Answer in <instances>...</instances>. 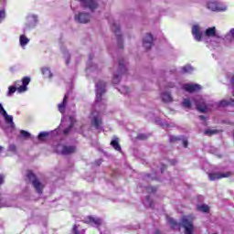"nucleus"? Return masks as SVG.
<instances>
[{
	"mask_svg": "<svg viewBox=\"0 0 234 234\" xmlns=\"http://www.w3.org/2000/svg\"><path fill=\"white\" fill-rule=\"evenodd\" d=\"M168 224H170L172 229H185V234H193L195 226L193 225V218L184 217L180 223L176 222L173 218H168Z\"/></svg>",
	"mask_w": 234,
	"mask_h": 234,
	"instance_id": "1",
	"label": "nucleus"
},
{
	"mask_svg": "<svg viewBox=\"0 0 234 234\" xmlns=\"http://www.w3.org/2000/svg\"><path fill=\"white\" fill-rule=\"evenodd\" d=\"M16 85H19L20 83H22L21 86H19L18 88H16V86H10L9 87V91H8V95L10 96L11 94H14V92H16V90H17V92H27L28 90V85L30 84V77H24L22 79V80H16Z\"/></svg>",
	"mask_w": 234,
	"mask_h": 234,
	"instance_id": "2",
	"label": "nucleus"
},
{
	"mask_svg": "<svg viewBox=\"0 0 234 234\" xmlns=\"http://www.w3.org/2000/svg\"><path fill=\"white\" fill-rule=\"evenodd\" d=\"M27 178L31 182L33 187L37 191L38 195H43V189H45V185L37 179V176H36V174L32 172V170H28L27 173Z\"/></svg>",
	"mask_w": 234,
	"mask_h": 234,
	"instance_id": "3",
	"label": "nucleus"
},
{
	"mask_svg": "<svg viewBox=\"0 0 234 234\" xmlns=\"http://www.w3.org/2000/svg\"><path fill=\"white\" fill-rule=\"evenodd\" d=\"M107 87V83H105L102 80H99V82L96 83V98L97 101H101L103 94H105Z\"/></svg>",
	"mask_w": 234,
	"mask_h": 234,
	"instance_id": "4",
	"label": "nucleus"
},
{
	"mask_svg": "<svg viewBox=\"0 0 234 234\" xmlns=\"http://www.w3.org/2000/svg\"><path fill=\"white\" fill-rule=\"evenodd\" d=\"M83 224H90V226H96L100 228L102 224V220L100 218H95L92 216H88L82 220Z\"/></svg>",
	"mask_w": 234,
	"mask_h": 234,
	"instance_id": "5",
	"label": "nucleus"
},
{
	"mask_svg": "<svg viewBox=\"0 0 234 234\" xmlns=\"http://www.w3.org/2000/svg\"><path fill=\"white\" fill-rule=\"evenodd\" d=\"M231 176V172L227 173H210L208 174V178L211 182H214V180H220L221 178H229Z\"/></svg>",
	"mask_w": 234,
	"mask_h": 234,
	"instance_id": "6",
	"label": "nucleus"
},
{
	"mask_svg": "<svg viewBox=\"0 0 234 234\" xmlns=\"http://www.w3.org/2000/svg\"><path fill=\"white\" fill-rule=\"evenodd\" d=\"M112 30L117 37V44L119 48H123V39L122 38V35H120V26L112 24Z\"/></svg>",
	"mask_w": 234,
	"mask_h": 234,
	"instance_id": "7",
	"label": "nucleus"
},
{
	"mask_svg": "<svg viewBox=\"0 0 234 234\" xmlns=\"http://www.w3.org/2000/svg\"><path fill=\"white\" fill-rule=\"evenodd\" d=\"M184 90L192 94V92H198L202 90V86L200 84L186 83L183 86Z\"/></svg>",
	"mask_w": 234,
	"mask_h": 234,
	"instance_id": "8",
	"label": "nucleus"
},
{
	"mask_svg": "<svg viewBox=\"0 0 234 234\" xmlns=\"http://www.w3.org/2000/svg\"><path fill=\"white\" fill-rule=\"evenodd\" d=\"M80 3L83 5L84 8H90V10L93 11L98 8V2L97 0H80Z\"/></svg>",
	"mask_w": 234,
	"mask_h": 234,
	"instance_id": "9",
	"label": "nucleus"
},
{
	"mask_svg": "<svg viewBox=\"0 0 234 234\" xmlns=\"http://www.w3.org/2000/svg\"><path fill=\"white\" fill-rule=\"evenodd\" d=\"M75 20L78 23H89L90 21V15L89 13H80L78 16H75Z\"/></svg>",
	"mask_w": 234,
	"mask_h": 234,
	"instance_id": "10",
	"label": "nucleus"
},
{
	"mask_svg": "<svg viewBox=\"0 0 234 234\" xmlns=\"http://www.w3.org/2000/svg\"><path fill=\"white\" fill-rule=\"evenodd\" d=\"M153 35L150 33H147L145 37L143 39V47L146 48V50L151 49V47H153Z\"/></svg>",
	"mask_w": 234,
	"mask_h": 234,
	"instance_id": "11",
	"label": "nucleus"
},
{
	"mask_svg": "<svg viewBox=\"0 0 234 234\" xmlns=\"http://www.w3.org/2000/svg\"><path fill=\"white\" fill-rule=\"evenodd\" d=\"M77 148L75 145H64L61 150V154H64L65 156L69 154H74L76 153Z\"/></svg>",
	"mask_w": 234,
	"mask_h": 234,
	"instance_id": "12",
	"label": "nucleus"
},
{
	"mask_svg": "<svg viewBox=\"0 0 234 234\" xmlns=\"http://www.w3.org/2000/svg\"><path fill=\"white\" fill-rule=\"evenodd\" d=\"M192 35L196 41H202V32H200V27L198 26L192 27Z\"/></svg>",
	"mask_w": 234,
	"mask_h": 234,
	"instance_id": "13",
	"label": "nucleus"
},
{
	"mask_svg": "<svg viewBox=\"0 0 234 234\" xmlns=\"http://www.w3.org/2000/svg\"><path fill=\"white\" fill-rule=\"evenodd\" d=\"M205 36L207 37H218V35H217V27H212L207 28L205 31Z\"/></svg>",
	"mask_w": 234,
	"mask_h": 234,
	"instance_id": "14",
	"label": "nucleus"
},
{
	"mask_svg": "<svg viewBox=\"0 0 234 234\" xmlns=\"http://www.w3.org/2000/svg\"><path fill=\"white\" fill-rule=\"evenodd\" d=\"M218 107H234V100H222L218 102Z\"/></svg>",
	"mask_w": 234,
	"mask_h": 234,
	"instance_id": "15",
	"label": "nucleus"
},
{
	"mask_svg": "<svg viewBox=\"0 0 234 234\" xmlns=\"http://www.w3.org/2000/svg\"><path fill=\"white\" fill-rule=\"evenodd\" d=\"M115 151H122V146L120 145V139L118 137H115L114 140H112L110 144Z\"/></svg>",
	"mask_w": 234,
	"mask_h": 234,
	"instance_id": "16",
	"label": "nucleus"
},
{
	"mask_svg": "<svg viewBox=\"0 0 234 234\" xmlns=\"http://www.w3.org/2000/svg\"><path fill=\"white\" fill-rule=\"evenodd\" d=\"M161 98L165 103H169V102L173 101V97L171 96V93H169V92L162 93Z\"/></svg>",
	"mask_w": 234,
	"mask_h": 234,
	"instance_id": "17",
	"label": "nucleus"
},
{
	"mask_svg": "<svg viewBox=\"0 0 234 234\" xmlns=\"http://www.w3.org/2000/svg\"><path fill=\"white\" fill-rule=\"evenodd\" d=\"M67 100H69L68 95L64 96L63 101L60 104H58L59 112H65V108L67 107Z\"/></svg>",
	"mask_w": 234,
	"mask_h": 234,
	"instance_id": "18",
	"label": "nucleus"
},
{
	"mask_svg": "<svg viewBox=\"0 0 234 234\" xmlns=\"http://www.w3.org/2000/svg\"><path fill=\"white\" fill-rule=\"evenodd\" d=\"M67 100H69L68 95L64 96L63 101L60 104H58L59 112H65V108L67 107Z\"/></svg>",
	"mask_w": 234,
	"mask_h": 234,
	"instance_id": "19",
	"label": "nucleus"
},
{
	"mask_svg": "<svg viewBox=\"0 0 234 234\" xmlns=\"http://www.w3.org/2000/svg\"><path fill=\"white\" fill-rule=\"evenodd\" d=\"M19 41H20L21 47H27V45H28V43L30 42V39H28V37H27V36L21 35L19 37Z\"/></svg>",
	"mask_w": 234,
	"mask_h": 234,
	"instance_id": "20",
	"label": "nucleus"
},
{
	"mask_svg": "<svg viewBox=\"0 0 234 234\" xmlns=\"http://www.w3.org/2000/svg\"><path fill=\"white\" fill-rule=\"evenodd\" d=\"M91 123H93L95 129H100V125L101 123V118L98 116L93 117Z\"/></svg>",
	"mask_w": 234,
	"mask_h": 234,
	"instance_id": "21",
	"label": "nucleus"
},
{
	"mask_svg": "<svg viewBox=\"0 0 234 234\" xmlns=\"http://www.w3.org/2000/svg\"><path fill=\"white\" fill-rule=\"evenodd\" d=\"M204 134H206V136H213V134H218V130H205Z\"/></svg>",
	"mask_w": 234,
	"mask_h": 234,
	"instance_id": "22",
	"label": "nucleus"
},
{
	"mask_svg": "<svg viewBox=\"0 0 234 234\" xmlns=\"http://www.w3.org/2000/svg\"><path fill=\"white\" fill-rule=\"evenodd\" d=\"M198 211H202L203 213H209V206L201 205L197 207Z\"/></svg>",
	"mask_w": 234,
	"mask_h": 234,
	"instance_id": "23",
	"label": "nucleus"
},
{
	"mask_svg": "<svg viewBox=\"0 0 234 234\" xmlns=\"http://www.w3.org/2000/svg\"><path fill=\"white\" fill-rule=\"evenodd\" d=\"M119 69L121 72H127V69H125L124 60L119 59Z\"/></svg>",
	"mask_w": 234,
	"mask_h": 234,
	"instance_id": "24",
	"label": "nucleus"
},
{
	"mask_svg": "<svg viewBox=\"0 0 234 234\" xmlns=\"http://www.w3.org/2000/svg\"><path fill=\"white\" fill-rule=\"evenodd\" d=\"M42 74L43 76H46V78H52V73L50 72V69L48 68H43Z\"/></svg>",
	"mask_w": 234,
	"mask_h": 234,
	"instance_id": "25",
	"label": "nucleus"
},
{
	"mask_svg": "<svg viewBox=\"0 0 234 234\" xmlns=\"http://www.w3.org/2000/svg\"><path fill=\"white\" fill-rule=\"evenodd\" d=\"M197 111H199V112H206V111H207V107H206L205 103H197Z\"/></svg>",
	"mask_w": 234,
	"mask_h": 234,
	"instance_id": "26",
	"label": "nucleus"
},
{
	"mask_svg": "<svg viewBox=\"0 0 234 234\" xmlns=\"http://www.w3.org/2000/svg\"><path fill=\"white\" fill-rule=\"evenodd\" d=\"M185 109H191V101L189 99H185L182 102Z\"/></svg>",
	"mask_w": 234,
	"mask_h": 234,
	"instance_id": "27",
	"label": "nucleus"
},
{
	"mask_svg": "<svg viewBox=\"0 0 234 234\" xmlns=\"http://www.w3.org/2000/svg\"><path fill=\"white\" fill-rule=\"evenodd\" d=\"M136 138L137 140H147V138H149V135L145 133H138Z\"/></svg>",
	"mask_w": 234,
	"mask_h": 234,
	"instance_id": "28",
	"label": "nucleus"
},
{
	"mask_svg": "<svg viewBox=\"0 0 234 234\" xmlns=\"http://www.w3.org/2000/svg\"><path fill=\"white\" fill-rule=\"evenodd\" d=\"M71 233L72 234H83V232H81V231H80V229H78V225H73Z\"/></svg>",
	"mask_w": 234,
	"mask_h": 234,
	"instance_id": "29",
	"label": "nucleus"
},
{
	"mask_svg": "<svg viewBox=\"0 0 234 234\" xmlns=\"http://www.w3.org/2000/svg\"><path fill=\"white\" fill-rule=\"evenodd\" d=\"M72 127H74V123L71 122L69 127H67L66 129H64L63 131V134L67 135L69 134V133H70V129H72Z\"/></svg>",
	"mask_w": 234,
	"mask_h": 234,
	"instance_id": "30",
	"label": "nucleus"
},
{
	"mask_svg": "<svg viewBox=\"0 0 234 234\" xmlns=\"http://www.w3.org/2000/svg\"><path fill=\"white\" fill-rule=\"evenodd\" d=\"M121 78H122V76H121L120 74L115 75V76L113 77V80H112L113 83H114L115 85H118V83H120Z\"/></svg>",
	"mask_w": 234,
	"mask_h": 234,
	"instance_id": "31",
	"label": "nucleus"
},
{
	"mask_svg": "<svg viewBox=\"0 0 234 234\" xmlns=\"http://www.w3.org/2000/svg\"><path fill=\"white\" fill-rule=\"evenodd\" d=\"M5 123H14V117H12L11 115H6L5 117Z\"/></svg>",
	"mask_w": 234,
	"mask_h": 234,
	"instance_id": "32",
	"label": "nucleus"
},
{
	"mask_svg": "<svg viewBox=\"0 0 234 234\" xmlns=\"http://www.w3.org/2000/svg\"><path fill=\"white\" fill-rule=\"evenodd\" d=\"M20 134H21V136H23V138H30V133H28L25 130H21Z\"/></svg>",
	"mask_w": 234,
	"mask_h": 234,
	"instance_id": "33",
	"label": "nucleus"
},
{
	"mask_svg": "<svg viewBox=\"0 0 234 234\" xmlns=\"http://www.w3.org/2000/svg\"><path fill=\"white\" fill-rule=\"evenodd\" d=\"M47 136H48V133L42 132L38 134L37 139L43 141V138H47Z\"/></svg>",
	"mask_w": 234,
	"mask_h": 234,
	"instance_id": "34",
	"label": "nucleus"
},
{
	"mask_svg": "<svg viewBox=\"0 0 234 234\" xmlns=\"http://www.w3.org/2000/svg\"><path fill=\"white\" fill-rule=\"evenodd\" d=\"M178 140H180V138L172 135L170 136L169 142L170 144H173L174 142H178Z\"/></svg>",
	"mask_w": 234,
	"mask_h": 234,
	"instance_id": "35",
	"label": "nucleus"
},
{
	"mask_svg": "<svg viewBox=\"0 0 234 234\" xmlns=\"http://www.w3.org/2000/svg\"><path fill=\"white\" fill-rule=\"evenodd\" d=\"M9 151H11V153H16V151H17V148L16 147V144H10L9 145Z\"/></svg>",
	"mask_w": 234,
	"mask_h": 234,
	"instance_id": "36",
	"label": "nucleus"
},
{
	"mask_svg": "<svg viewBox=\"0 0 234 234\" xmlns=\"http://www.w3.org/2000/svg\"><path fill=\"white\" fill-rule=\"evenodd\" d=\"M148 193H156V187L154 186H148L147 187Z\"/></svg>",
	"mask_w": 234,
	"mask_h": 234,
	"instance_id": "37",
	"label": "nucleus"
},
{
	"mask_svg": "<svg viewBox=\"0 0 234 234\" xmlns=\"http://www.w3.org/2000/svg\"><path fill=\"white\" fill-rule=\"evenodd\" d=\"M5 17V10H0V22Z\"/></svg>",
	"mask_w": 234,
	"mask_h": 234,
	"instance_id": "38",
	"label": "nucleus"
},
{
	"mask_svg": "<svg viewBox=\"0 0 234 234\" xmlns=\"http://www.w3.org/2000/svg\"><path fill=\"white\" fill-rule=\"evenodd\" d=\"M146 201L148 202L150 207H154L153 201H151L150 197H146Z\"/></svg>",
	"mask_w": 234,
	"mask_h": 234,
	"instance_id": "39",
	"label": "nucleus"
},
{
	"mask_svg": "<svg viewBox=\"0 0 234 234\" xmlns=\"http://www.w3.org/2000/svg\"><path fill=\"white\" fill-rule=\"evenodd\" d=\"M5 184V176L0 175V186H3Z\"/></svg>",
	"mask_w": 234,
	"mask_h": 234,
	"instance_id": "40",
	"label": "nucleus"
},
{
	"mask_svg": "<svg viewBox=\"0 0 234 234\" xmlns=\"http://www.w3.org/2000/svg\"><path fill=\"white\" fill-rule=\"evenodd\" d=\"M183 145H184V147H186V148H187V146L189 145V143L187 142L186 139H184V140H183Z\"/></svg>",
	"mask_w": 234,
	"mask_h": 234,
	"instance_id": "41",
	"label": "nucleus"
},
{
	"mask_svg": "<svg viewBox=\"0 0 234 234\" xmlns=\"http://www.w3.org/2000/svg\"><path fill=\"white\" fill-rule=\"evenodd\" d=\"M122 89L124 90V94H127L128 92H130L129 87H123Z\"/></svg>",
	"mask_w": 234,
	"mask_h": 234,
	"instance_id": "42",
	"label": "nucleus"
},
{
	"mask_svg": "<svg viewBox=\"0 0 234 234\" xmlns=\"http://www.w3.org/2000/svg\"><path fill=\"white\" fill-rule=\"evenodd\" d=\"M2 115L4 116V118H6V116H8L6 110L4 109V111H2Z\"/></svg>",
	"mask_w": 234,
	"mask_h": 234,
	"instance_id": "43",
	"label": "nucleus"
},
{
	"mask_svg": "<svg viewBox=\"0 0 234 234\" xmlns=\"http://www.w3.org/2000/svg\"><path fill=\"white\" fill-rule=\"evenodd\" d=\"M183 70H184V72H188V70H189V66L184 67V68H183Z\"/></svg>",
	"mask_w": 234,
	"mask_h": 234,
	"instance_id": "44",
	"label": "nucleus"
},
{
	"mask_svg": "<svg viewBox=\"0 0 234 234\" xmlns=\"http://www.w3.org/2000/svg\"><path fill=\"white\" fill-rule=\"evenodd\" d=\"M215 4L214 3H208L207 4V8H211V6H213Z\"/></svg>",
	"mask_w": 234,
	"mask_h": 234,
	"instance_id": "45",
	"label": "nucleus"
},
{
	"mask_svg": "<svg viewBox=\"0 0 234 234\" xmlns=\"http://www.w3.org/2000/svg\"><path fill=\"white\" fill-rule=\"evenodd\" d=\"M3 111H5V108L3 107V104H0V112H2Z\"/></svg>",
	"mask_w": 234,
	"mask_h": 234,
	"instance_id": "46",
	"label": "nucleus"
},
{
	"mask_svg": "<svg viewBox=\"0 0 234 234\" xmlns=\"http://www.w3.org/2000/svg\"><path fill=\"white\" fill-rule=\"evenodd\" d=\"M230 34H231L232 37L234 38V28H232V29L230 30Z\"/></svg>",
	"mask_w": 234,
	"mask_h": 234,
	"instance_id": "47",
	"label": "nucleus"
},
{
	"mask_svg": "<svg viewBox=\"0 0 234 234\" xmlns=\"http://www.w3.org/2000/svg\"><path fill=\"white\" fill-rule=\"evenodd\" d=\"M199 120H206V116L200 115V116H199Z\"/></svg>",
	"mask_w": 234,
	"mask_h": 234,
	"instance_id": "48",
	"label": "nucleus"
},
{
	"mask_svg": "<svg viewBox=\"0 0 234 234\" xmlns=\"http://www.w3.org/2000/svg\"><path fill=\"white\" fill-rule=\"evenodd\" d=\"M172 164H173V165L176 164V161H172Z\"/></svg>",
	"mask_w": 234,
	"mask_h": 234,
	"instance_id": "49",
	"label": "nucleus"
},
{
	"mask_svg": "<svg viewBox=\"0 0 234 234\" xmlns=\"http://www.w3.org/2000/svg\"><path fill=\"white\" fill-rule=\"evenodd\" d=\"M170 87H171V88L175 87V84H171Z\"/></svg>",
	"mask_w": 234,
	"mask_h": 234,
	"instance_id": "50",
	"label": "nucleus"
},
{
	"mask_svg": "<svg viewBox=\"0 0 234 234\" xmlns=\"http://www.w3.org/2000/svg\"><path fill=\"white\" fill-rule=\"evenodd\" d=\"M1 151H3V148H2V146H0V153H1Z\"/></svg>",
	"mask_w": 234,
	"mask_h": 234,
	"instance_id": "51",
	"label": "nucleus"
}]
</instances>
